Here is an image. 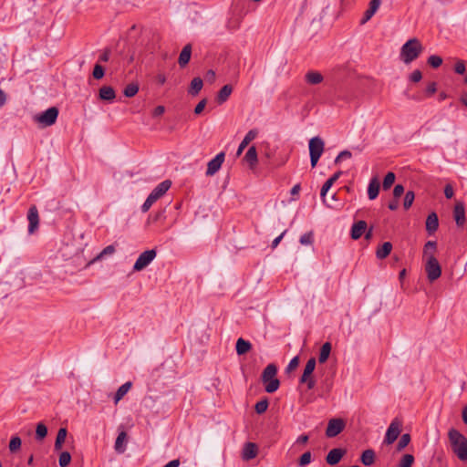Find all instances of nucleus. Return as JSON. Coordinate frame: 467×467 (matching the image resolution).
Returning <instances> with one entry per match:
<instances>
[{
  "label": "nucleus",
  "instance_id": "obj_1",
  "mask_svg": "<svg viewBox=\"0 0 467 467\" xmlns=\"http://www.w3.org/2000/svg\"><path fill=\"white\" fill-rule=\"evenodd\" d=\"M423 49L424 47L418 38H410L400 48V60L409 65L421 55Z\"/></svg>",
  "mask_w": 467,
  "mask_h": 467
},
{
  "label": "nucleus",
  "instance_id": "obj_45",
  "mask_svg": "<svg viewBox=\"0 0 467 467\" xmlns=\"http://www.w3.org/2000/svg\"><path fill=\"white\" fill-rule=\"evenodd\" d=\"M21 439L18 436H14L9 442V450L11 452H15L21 447Z\"/></svg>",
  "mask_w": 467,
  "mask_h": 467
},
{
  "label": "nucleus",
  "instance_id": "obj_21",
  "mask_svg": "<svg viewBox=\"0 0 467 467\" xmlns=\"http://www.w3.org/2000/svg\"><path fill=\"white\" fill-rule=\"evenodd\" d=\"M192 55V46L187 44L180 53L178 63L181 67H184L190 61Z\"/></svg>",
  "mask_w": 467,
  "mask_h": 467
},
{
  "label": "nucleus",
  "instance_id": "obj_8",
  "mask_svg": "<svg viewBox=\"0 0 467 467\" xmlns=\"http://www.w3.org/2000/svg\"><path fill=\"white\" fill-rule=\"evenodd\" d=\"M157 252L155 249L146 250L141 253L136 260L133 270L141 271L147 267L156 257Z\"/></svg>",
  "mask_w": 467,
  "mask_h": 467
},
{
  "label": "nucleus",
  "instance_id": "obj_38",
  "mask_svg": "<svg viewBox=\"0 0 467 467\" xmlns=\"http://www.w3.org/2000/svg\"><path fill=\"white\" fill-rule=\"evenodd\" d=\"M395 178H396L395 174L392 171L388 172L383 180V183H382L383 190H385V191L389 190L391 187V185L394 183Z\"/></svg>",
  "mask_w": 467,
  "mask_h": 467
},
{
  "label": "nucleus",
  "instance_id": "obj_14",
  "mask_svg": "<svg viewBox=\"0 0 467 467\" xmlns=\"http://www.w3.org/2000/svg\"><path fill=\"white\" fill-rule=\"evenodd\" d=\"M346 450L341 448L332 449L327 455L326 461L329 465L337 464L346 454Z\"/></svg>",
  "mask_w": 467,
  "mask_h": 467
},
{
  "label": "nucleus",
  "instance_id": "obj_22",
  "mask_svg": "<svg viewBox=\"0 0 467 467\" xmlns=\"http://www.w3.org/2000/svg\"><path fill=\"white\" fill-rule=\"evenodd\" d=\"M244 159L249 164L250 168H254L258 162L256 148L254 146H251L246 151Z\"/></svg>",
  "mask_w": 467,
  "mask_h": 467
},
{
  "label": "nucleus",
  "instance_id": "obj_6",
  "mask_svg": "<svg viewBox=\"0 0 467 467\" xmlns=\"http://www.w3.org/2000/svg\"><path fill=\"white\" fill-rule=\"evenodd\" d=\"M317 365V361L315 358H311L307 360L306 367L304 368V372L300 378L301 384H306L308 389H313L316 386V380L312 376L315 368Z\"/></svg>",
  "mask_w": 467,
  "mask_h": 467
},
{
  "label": "nucleus",
  "instance_id": "obj_37",
  "mask_svg": "<svg viewBox=\"0 0 467 467\" xmlns=\"http://www.w3.org/2000/svg\"><path fill=\"white\" fill-rule=\"evenodd\" d=\"M47 434V428L42 422L36 425V439L38 441H42Z\"/></svg>",
  "mask_w": 467,
  "mask_h": 467
},
{
  "label": "nucleus",
  "instance_id": "obj_9",
  "mask_svg": "<svg viewBox=\"0 0 467 467\" xmlns=\"http://www.w3.org/2000/svg\"><path fill=\"white\" fill-rule=\"evenodd\" d=\"M400 427L401 422L398 419H394L387 430L384 443L388 445L392 444L400 433Z\"/></svg>",
  "mask_w": 467,
  "mask_h": 467
},
{
  "label": "nucleus",
  "instance_id": "obj_64",
  "mask_svg": "<svg viewBox=\"0 0 467 467\" xmlns=\"http://www.w3.org/2000/svg\"><path fill=\"white\" fill-rule=\"evenodd\" d=\"M179 466H180V460L179 459H175V460H172V461L169 462L163 467H179Z\"/></svg>",
  "mask_w": 467,
  "mask_h": 467
},
{
  "label": "nucleus",
  "instance_id": "obj_59",
  "mask_svg": "<svg viewBox=\"0 0 467 467\" xmlns=\"http://www.w3.org/2000/svg\"><path fill=\"white\" fill-rule=\"evenodd\" d=\"M404 193V187L401 184H397L393 189V196L399 199Z\"/></svg>",
  "mask_w": 467,
  "mask_h": 467
},
{
  "label": "nucleus",
  "instance_id": "obj_27",
  "mask_svg": "<svg viewBox=\"0 0 467 467\" xmlns=\"http://www.w3.org/2000/svg\"><path fill=\"white\" fill-rule=\"evenodd\" d=\"M99 99L102 100H113L115 99V91L109 86H103L99 89Z\"/></svg>",
  "mask_w": 467,
  "mask_h": 467
},
{
  "label": "nucleus",
  "instance_id": "obj_7",
  "mask_svg": "<svg viewBox=\"0 0 467 467\" xmlns=\"http://www.w3.org/2000/svg\"><path fill=\"white\" fill-rule=\"evenodd\" d=\"M425 271L427 273V277L430 280V282L437 280L441 275V265L436 257L434 256V254H431L428 257L425 265Z\"/></svg>",
  "mask_w": 467,
  "mask_h": 467
},
{
  "label": "nucleus",
  "instance_id": "obj_32",
  "mask_svg": "<svg viewBox=\"0 0 467 467\" xmlns=\"http://www.w3.org/2000/svg\"><path fill=\"white\" fill-rule=\"evenodd\" d=\"M331 348L332 347L329 342H326L325 344L322 345L318 357L319 363H325L327 360L331 352Z\"/></svg>",
  "mask_w": 467,
  "mask_h": 467
},
{
  "label": "nucleus",
  "instance_id": "obj_60",
  "mask_svg": "<svg viewBox=\"0 0 467 467\" xmlns=\"http://www.w3.org/2000/svg\"><path fill=\"white\" fill-rule=\"evenodd\" d=\"M109 57H110V49L105 48L103 50V52L101 53V55L99 57V62H108L109 60Z\"/></svg>",
  "mask_w": 467,
  "mask_h": 467
},
{
  "label": "nucleus",
  "instance_id": "obj_58",
  "mask_svg": "<svg viewBox=\"0 0 467 467\" xmlns=\"http://www.w3.org/2000/svg\"><path fill=\"white\" fill-rule=\"evenodd\" d=\"M437 90V84L436 82H431L428 84L425 93L428 97L432 96Z\"/></svg>",
  "mask_w": 467,
  "mask_h": 467
},
{
  "label": "nucleus",
  "instance_id": "obj_29",
  "mask_svg": "<svg viewBox=\"0 0 467 467\" xmlns=\"http://www.w3.org/2000/svg\"><path fill=\"white\" fill-rule=\"evenodd\" d=\"M132 386V383L130 381H128L124 384H122L118 390L116 391L115 397H114V402L117 404L130 389Z\"/></svg>",
  "mask_w": 467,
  "mask_h": 467
},
{
  "label": "nucleus",
  "instance_id": "obj_11",
  "mask_svg": "<svg viewBox=\"0 0 467 467\" xmlns=\"http://www.w3.org/2000/svg\"><path fill=\"white\" fill-rule=\"evenodd\" d=\"M345 428V422L342 419H331L328 421L326 435L328 438H333L338 435Z\"/></svg>",
  "mask_w": 467,
  "mask_h": 467
},
{
  "label": "nucleus",
  "instance_id": "obj_31",
  "mask_svg": "<svg viewBox=\"0 0 467 467\" xmlns=\"http://www.w3.org/2000/svg\"><path fill=\"white\" fill-rule=\"evenodd\" d=\"M203 86L202 79L199 77L192 78L189 88V93L195 96L197 95Z\"/></svg>",
  "mask_w": 467,
  "mask_h": 467
},
{
  "label": "nucleus",
  "instance_id": "obj_4",
  "mask_svg": "<svg viewBox=\"0 0 467 467\" xmlns=\"http://www.w3.org/2000/svg\"><path fill=\"white\" fill-rule=\"evenodd\" d=\"M143 125L150 130L171 131L176 126L175 119H143Z\"/></svg>",
  "mask_w": 467,
  "mask_h": 467
},
{
  "label": "nucleus",
  "instance_id": "obj_23",
  "mask_svg": "<svg viewBox=\"0 0 467 467\" xmlns=\"http://www.w3.org/2000/svg\"><path fill=\"white\" fill-rule=\"evenodd\" d=\"M379 187L380 185L378 178H372L368 187V196L369 200H374L378 197Z\"/></svg>",
  "mask_w": 467,
  "mask_h": 467
},
{
  "label": "nucleus",
  "instance_id": "obj_49",
  "mask_svg": "<svg viewBox=\"0 0 467 467\" xmlns=\"http://www.w3.org/2000/svg\"><path fill=\"white\" fill-rule=\"evenodd\" d=\"M104 75H105L104 67L99 64H96L93 68V72H92L93 78L95 79H100L104 77Z\"/></svg>",
  "mask_w": 467,
  "mask_h": 467
},
{
  "label": "nucleus",
  "instance_id": "obj_57",
  "mask_svg": "<svg viewBox=\"0 0 467 467\" xmlns=\"http://www.w3.org/2000/svg\"><path fill=\"white\" fill-rule=\"evenodd\" d=\"M298 364H299V358L298 357L293 358L286 367V371L287 372L293 371L294 369H296L297 368Z\"/></svg>",
  "mask_w": 467,
  "mask_h": 467
},
{
  "label": "nucleus",
  "instance_id": "obj_17",
  "mask_svg": "<svg viewBox=\"0 0 467 467\" xmlns=\"http://www.w3.org/2000/svg\"><path fill=\"white\" fill-rule=\"evenodd\" d=\"M426 231L429 235L433 234L439 227V219L436 213H431L426 219Z\"/></svg>",
  "mask_w": 467,
  "mask_h": 467
},
{
  "label": "nucleus",
  "instance_id": "obj_36",
  "mask_svg": "<svg viewBox=\"0 0 467 467\" xmlns=\"http://www.w3.org/2000/svg\"><path fill=\"white\" fill-rule=\"evenodd\" d=\"M126 432L124 431H121L120 433H119L117 439H116V441H115V450L118 451V452H123L125 451V448L122 446L125 439H126Z\"/></svg>",
  "mask_w": 467,
  "mask_h": 467
},
{
  "label": "nucleus",
  "instance_id": "obj_3",
  "mask_svg": "<svg viewBox=\"0 0 467 467\" xmlns=\"http://www.w3.org/2000/svg\"><path fill=\"white\" fill-rule=\"evenodd\" d=\"M277 368L275 364H269L264 369L261 379L265 385V389L268 393L276 391L280 386V381L276 378Z\"/></svg>",
  "mask_w": 467,
  "mask_h": 467
},
{
  "label": "nucleus",
  "instance_id": "obj_56",
  "mask_svg": "<svg viewBox=\"0 0 467 467\" xmlns=\"http://www.w3.org/2000/svg\"><path fill=\"white\" fill-rule=\"evenodd\" d=\"M409 78L411 82L417 83L422 78V74L420 70L416 69L410 75Z\"/></svg>",
  "mask_w": 467,
  "mask_h": 467
},
{
  "label": "nucleus",
  "instance_id": "obj_54",
  "mask_svg": "<svg viewBox=\"0 0 467 467\" xmlns=\"http://www.w3.org/2000/svg\"><path fill=\"white\" fill-rule=\"evenodd\" d=\"M257 135L258 130L256 129H253L246 133V135L244 138V140L249 144L253 140L256 138Z\"/></svg>",
  "mask_w": 467,
  "mask_h": 467
},
{
  "label": "nucleus",
  "instance_id": "obj_5",
  "mask_svg": "<svg viewBox=\"0 0 467 467\" xmlns=\"http://www.w3.org/2000/svg\"><path fill=\"white\" fill-rule=\"evenodd\" d=\"M324 141L319 137H314L309 140V154L312 168H315L324 151Z\"/></svg>",
  "mask_w": 467,
  "mask_h": 467
},
{
  "label": "nucleus",
  "instance_id": "obj_63",
  "mask_svg": "<svg viewBox=\"0 0 467 467\" xmlns=\"http://www.w3.org/2000/svg\"><path fill=\"white\" fill-rule=\"evenodd\" d=\"M164 112H165L164 106L159 105V106L154 108V109L152 111V114H153L154 117H159V116L164 114Z\"/></svg>",
  "mask_w": 467,
  "mask_h": 467
},
{
  "label": "nucleus",
  "instance_id": "obj_18",
  "mask_svg": "<svg viewBox=\"0 0 467 467\" xmlns=\"http://www.w3.org/2000/svg\"><path fill=\"white\" fill-rule=\"evenodd\" d=\"M258 452V448L255 443L254 442H247L244 444L243 451H242V458L244 461H249L256 457Z\"/></svg>",
  "mask_w": 467,
  "mask_h": 467
},
{
  "label": "nucleus",
  "instance_id": "obj_24",
  "mask_svg": "<svg viewBox=\"0 0 467 467\" xmlns=\"http://www.w3.org/2000/svg\"><path fill=\"white\" fill-rule=\"evenodd\" d=\"M375 459H376V454L372 449L365 450L360 456V462L365 466L372 465L375 462Z\"/></svg>",
  "mask_w": 467,
  "mask_h": 467
},
{
  "label": "nucleus",
  "instance_id": "obj_51",
  "mask_svg": "<svg viewBox=\"0 0 467 467\" xmlns=\"http://www.w3.org/2000/svg\"><path fill=\"white\" fill-rule=\"evenodd\" d=\"M115 250L116 249L114 245H108L99 254L95 260L101 259L106 255H110L115 253Z\"/></svg>",
  "mask_w": 467,
  "mask_h": 467
},
{
  "label": "nucleus",
  "instance_id": "obj_35",
  "mask_svg": "<svg viewBox=\"0 0 467 467\" xmlns=\"http://www.w3.org/2000/svg\"><path fill=\"white\" fill-rule=\"evenodd\" d=\"M414 462V456L412 454H404L400 460L397 467H411Z\"/></svg>",
  "mask_w": 467,
  "mask_h": 467
},
{
  "label": "nucleus",
  "instance_id": "obj_55",
  "mask_svg": "<svg viewBox=\"0 0 467 467\" xmlns=\"http://www.w3.org/2000/svg\"><path fill=\"white\" fill-rule=\"evenodd\" d=\"M352 157V153L348 150H342L335 159V163H338L343 159H350Z\"/></svg>",
  "mask_w": 467,
  "mask_h": 467
},
{
  "label": "nucleus",
  "instance_id": "obj_10",
  "mask_svg": "<svg viewBox=\"0 0 467 467\" xmlns=\"http://www.w3.org/2000/svg\"><path fill=\"white\" fill-rule=\"evenodd\" d=\"M225 159V153L221 151L207 163L206 176H213L221 169Z\"/></svg>",
  "mask_w": 467,
  "mask_h": 467
},
{
  "label": "nucleus",
  "instance_id": "obj_19",
  "mask_svg": "<svg viewBox=\"0 0 467 467\" xmlns=\"http://www.w3.org/2000/svg\"><path fill=\"white\" fill-rule=\"evenodd\" d=\"M171 186L170 180H165L159 183L150 192L157 200L162 197Z\"/></svg>",
  "mask_w": 467,
  "mask_h": 467
},
{
  "label": "nucleus",
  "instance_id": "obj_61",
  "mask_svg": "<svg viewBox=\"0 0 467 467\" xmlns=\"http://www.w3.org/2000/svg\"><path fill=\"white\" fill-rule=\"evenodd\" d=\"M206 105V99H202L194 109V114L199 115L202 112L204 107Z\"/></svg>",
  "mask_w": 467,
  "mask_h": 467
},
{
  "label": "nucleus",
  "instance_id": "obj_34",
  "mask_svg": "<svg viewBox=\"0 0 467 467\" xmlns=\"http://www.w3.org/2000/svg\"><path fill=\"white\" fill-rule=\"evenodd\" d=\"M37 129L42 130L56 123L57 119H34Z\"/></svg>",
  "mask_w": 467,
  "mask_h": 467
},
{
  "label": "nucleus",
  "instance_id": "obj_12",
  "mask_svg": "<svg viewBox=\"0 0 467 467\" xmlns=\"http://www.w3.org/2000/svg\"><path fill=\"white\" fill-rule=\"evenodd\" d=\"M27 220H28V233L34 234L36 230L38 228L39 224V215L37 208L33 205L29 208L28 213H27Z\"/></svg>",
  "mask_w": 467,
  "mask_h": 467
},
{
  "label": "nucleus",
  "instance_id": "obj_44",
  "mask_svg": "<svg viewBox=\"0 0 467 467\" xmlns=\"http://www.w3.org/2000/svg\"><path fill=\"white\" fill-rule=\"evenodd\" d=\"M436 248H437V244L435 241H428L424 245V249H423L424 255H427L429 257V255L431 254H433V253L436 251Z\"/></svg>",
  "mask_w": 467,
  "mask_h": 467
},
{
  "label": "nucleus",
  "instance_id": "obj_13",
  "mask_svg": "<svg viewBox=\"0 0 467 467\" xmlns=\"http://www.w3.org/2000/svg\"><path fill=\"white\" fill-rule=\"evenodd\" d=\"M453 217L457 226L462 227L466 223L465 207L463 202H458L453 210Z\"/></svg>",
  "mask_w": 467,
  "mask_h": 467
},
{
  "label": "nucleus",
  "instance_id": "obj_47",
  "mask_svg": "<svg viewBox=\"0 0 467 467\" xmlns=\"http://www.w3.org/2000/svg\"><path fill=\"white\" fill-rule=\"evenodd\" d=\"M59 110L57 107H51L47 110L37 114L36 117H57Z\"/></svg>",
  "mask_w": 467,
  "mask_h": 467
},
{
  "label": "nucleus",
  "instance_id": "obj_50",
  "mask_svg": "<svg viewBox=\"0 0 467 467\" xmlns=\"http://www.w3.org/2000/svg\"><path fill=\"white\" fill-rule=\"evenodd\" d=\"M314 242V234H313V232H308V233H306L304 234L301 237H300V244H304V245H308V244H312Z\"/></svg>",
  "mask_w": 467,
  "mask_h": 467
},
{
  "label": "nucleus",
  "instance_id": "obj_39",
  "mask_svg": "<svg viewBox=\"0 0 467 467\" xmlns=\"http://www.w3.org/2000/svg\"><path fill=\"white\" fill-rule=\"evenodd\" d=\"M139 91V86L137 84L131 83L125 87L123 93L126 97L131 98L135 96Z\"/></svg>",
  "mask_w": 467,
  "mask_h": 467
},
{
  "label": "nucleus",
  "instance_id": "obj_25",
  "mask_svg": "<svg viewBox=\"0 0 467 467\" xmlns=\"http://www.w3.org/2000/svg\"><path fill=\"white\" fill-rule=\"evenodd\" d=\"M233 92L232 85H224L218 92L216 100L219 104L225 102Z\"/></svg>",
  "mask_w": 467,
  "mask_h": 467
},
{
  "label": "nucleus",
  "instance_id": "obj_40",
  "mask_svg": "<svg viewBox=\"0 0 467 467\" xmlns=\"http://www.w3.org/2000/svg\"><path fill=\"white\" fill-rule=\"evenodd\" d=\"M410 442V435L409 433H404L401 435L398 444H397V451H400L405 447L408 446V444Z\"/></svg>",
  "mask_w": 467,
  "mask_h": 467
},
{
  "label": "nucleus",
  "instance_id": "obj_16",
  "mask_svg": "<svg viewBox=\"0 0 467 467\" xmlns=\"http://www.w3.org/2000/svg\"><path fill=\"white\" fill-rule=\"evenodd\" d=\"M368 224L365 221L360 220L352 225L350 236L353 240L359 239L366 232Z\"/></svg>",
  "mask_w": 467,
  "mask_h": 467
},
{
  "label": "nucleus",
  "instance_id": "obj_20",
  "mask_svg": "<svg viewBox=\"0 0 467 467\" xmlns=\"http://www.w3.org/2000/svg\"><path fill=\"white\" fill-rule=\"evenodd\" d=\"M342 174L341 171H337L336 173H334L322 186L321 188V192H320V196H321V199L323 201V202L325 203L326 202V194L327 192H328V190L332 187V185L335 183L336 181H337V179L340 177V175Z\"/></svg>",
  "mask_w": 467,
  "mask_h": 467
},
{
  "label": "nucleus",
  "instance_id": "obj_53",
  "mask_svg": "<svg viewBox=\"0 0 467 467\" xmlns=\"http://www.w3.org/2000/svg\"><path fill=\"white\" fill-rule=\"evenodd\" d=\"M454 71L459 74V75H462L465 73L466 71V68H465V62L463 60H457L455 65H454Z\"/></svg>",
  "mask_w": 467,
  "mask_h": 467
},
{
  "label": "nucleus",
  "instance_id": "obj_41",
  "mask_svg": "<svg viewBox=\"0 0 467 467\" xmlns=\"http://www.w3.org/2000/svg\"><path fill=\"white\" fill-rule=\"evenodd\" d=\"M71 461V455L68 451H62L59 455L58 463L60 467H67Z\"/></svg>",
  "mask_w": 467,
  "mask_h": 467
},
{
  "label": "nucleus",
  "instance_id": "obj_15",
  "mask_svg": "<svg viewBox=\"0 0 467 467\" xmlns=\"http://www.w3.org/2000/svg\"><path fill=\"white\" fill-rule=\"evenodd\" d=\"M381 5V0H370L368 8L365 11L364 16L360 21L361 25L367 23L378 11Z\"/></svg>",
  "mask_w": 467,
  "mask_h": 467
},
{
  "label": "nucleus",
  "instance_id": "obj_2",
  "mask_svg": "<svg viewBox=\"0 0 467 467\" xmlns=\"http://www.w3.org/2000/svg\"><path fill=\"white\" fill-rule=\"evenodd\" d=\"M453 453L462 462H467V438L455 429L448 432Z\"/></svg>",
  "mask_w": 467,
  "mask_h": 467
},
{
  "label": "nucleus",
  "instance_id": "obj_28",
  "mask_svg": "<svg viewBox=\"0 0 467 467\" xmlns=\"http://www.w3.org/2000/svg\"><path fill=\"white\" fill-rule=\"evenodd\" d=\"M305 78L310 85H317L323 81V76L317 71H308Z\"/></svg>",
  "mask_w": 467,
  "mask_h": 467
},
{
  "label": "nucleus",
  "instance_id": "obj_48",
  "mask_svg": "<svg viewBox=\"0 0 467 467\" xmlns=\"http://www.w3.org/2000/svg\"><path fill=\"white\" fill-rule=\"evenodd\" d=\"M427 62L433 68H437L442 64V58L440 56L432 55L429 57Z\"/></svg>",
  "mask_w": 467,
  "mask_h": 467
},
{
  "label": "nucleus",
  "instance_id": "obj_30",
  "mask_svg": "<svg viewBox=\"0 0 467 467\" xmlns=\"http://www.w3.org/2000/svg\"><path fill=\"white\" fill-rule=\"evenodd\" d=\"M392 244L389 242H385L381 246L377 249L376 255L379 259L386 258L391 252Z\"/></svg>",
  "mask_w": 467,
  "mask_h": 467
},
{
  "label": "nucleus",
  "instance_id": "obj_42",
  "mask_svg": "<svg viewBox=\"0 0 467 467\" xmlns=\"http://www.w3.org/2000/svg\"><path fill=\"white\" fill-rule=\"evenodd\" d=\"M268 404L269 403H268L267 399H263V400H259L258 402H256V404L254 406V410H255L256 413L262 414V413L265 412L268 408Z\"/></svg>",
  "mask_w": 467,
  "mask_h": 467
},
{
  "label": "nucleus",
  "instance_id": "obj_26",
  "mask_svg": "<svg viewBox=\"0 0 467 467\" xmlns=\"http://www.w3.org/2000/svg\"><path fill=\"white\" fill-rule=\"evenodd\" d=\"M235 348H236V353L239 356L244 355L252 348V344L249 341L244 340L242 337H239L236 341Z\"/></svg>",
  "mask_w": 467,
  "mask_h": 467
},
{
  "label": "nucleus",
  "instance_id": "obj_46",
  "mask_svg": "<svg viewBox=\"0 0 467 467\" xmlns=\"http://www.w3.org/2000/svg\"><path fill=\"white\" fill-rule=\"evenodd\" d=\"M415 195L412 191H408L405 194L404 201H403V206L404 209L408 210L413 203Z\"/></svg>",
  "mask_w": 467,
  "mask_h": 467
},
{
  "label": "nucleus",
  "instance_id": "obj_33",
  "mask_svg": "<svg viewBox=\"0 0 467 467\" xmlns=\"http://www.w3.org/2000/svg\"><path fill=\"white\" fill-rule=\"evenodd\" d=\"M67 430L65 428H60L57 431L56 441H55V450L60 451L62 448V445L66 440L67 437Z\"/></svg>",
  "mask_w": 467,
  "mask_h": 467
},
{
  "label": "nucleus",
  "instance_id": "obj_62",
  "mask_svg": "<svg viewBox=\"0 0 467 467\" xmlns=\"http://www.w3.org/2000/svg\"><path fill=\"white\" fill-rule=\"evenodd\" d=\"M454 194V191H453V188L451 184H447L445 187H444V195L447 199H451L452 198Z\"/></svg>",
  "mask_w": 467,
  "mask_h": 467
},
{
  "label": "nucleus",
  "instance_id": "obj_52",
  "mask_svg": "<svg viewBox=\"0 0 467 467\" xmlns=\"http://www.w3.org/2000/svg\"><path fill=\"white\" fill-rule=\"evenodd\" d=\"M311 462V452L310 451H306L305 453H303L301 455V457L299 458V466L303 467V466H306L307 464H309Z\"/></svg>",
  "mask_w": 467,
  "mask_h": 467
},
{
  "label": "nucleus",
  "instance_id": "obj_43",
  "mask_svg": "<svg viewBox=\"0 0 467 467\" xmlns=\"http://www.w3.org/2000/svg\"><path fill=\"white\" fill-rule=\"evenodd\" d=\"M157 201L158 200L151 193H150L144 203L141 205V212L147 213Z\"/></svg>",
  "mask_w": 467,
  "mask_h": 467
}]
</instances>
